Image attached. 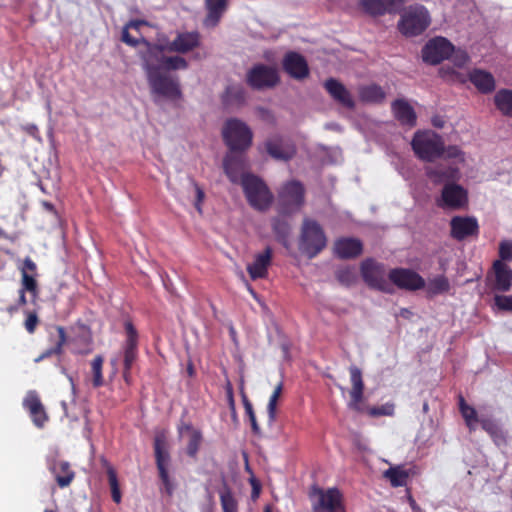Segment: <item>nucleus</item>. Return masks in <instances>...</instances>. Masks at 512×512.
I'll use <instances>...</instances> for the list:
<instances>
[{"mask_svg":"<svg viewBox=\"0 0 512 512\" xmlns=\"http://www.w3.org/2000/svg\"><path fill=\"white\" fill-rule=\"evenodd\" d=\"M111 492H112V498H113L114 502L120 503V501H121V493H120L119 488L111 489Z\"/></svg>","mask_w":512,"mask_h":512,"instance_id":"63","label":"nucleus"},{"mask_svg":"<svg viewBox=\"0 0 512 512\" xmlns=\"http://www.w3.org/2000/svg\"><path fill=\"white\" fill-rule=\"evenodd\" d=\"M388 278L399 288L417 290L424 287V279L410 269H394L388 274Z\"/></svg>","mask_w":512,"mask_h":512,"instance_id":"15","label":"nucleus"},{"mask_svg":"<svg viewBox=\"0 0 512 512\" xmlns=\"http://www.w3.org/2000/svg\"><path fill=\"white\" fill-rule=\"evenodd\" d=\"M481 424H482L483 429H485L486 431H488L490 433H492L495 430V425L489 420L482 419Z\"/></svg>","mask_w":512,"mask_h":512,"instance_id":"61","label":"nucleus"},{"mask_svg":"<svg viewBox=\"0 0 512 512\" xmlns=\"http://www.w3.org/2000/svg\"><path fill=\"white\" fill-rule=\"evenodd\" d=\"M454 46L444 37L430 39L422 49L423 61L436 65L452 55Z\"/></svg>","mask_w":512,"mask_h":512,"instance_id":"9","label":"nucleus"},{"mask_svg":"<svg viewBox=\"0 0 512 512\" xmlns=\"http://www.w3.org/2000/svg\"><path fill=\"white\" fill-rule=\"evenodd\" d=\"M48 469L54 476L60 488L68 487L75 477L69 462L64 460H53L48 463Z\"/></svg>","mask_w":512,"mask_h":512,"instance_id":"22","label":"nucleus"},{"mask_svg":"<svg viewBox=\"0 0 512 512\" xmlns=\"http://www.w3.org/2000/svg\"><path fill=\"white\" fill-rule=\"evenodd\" d=\"M272 227L277 239L284 245H287V238L290 234L289 223L286 220L277 217L273 219Z\"/></svg>","mask_w":512,"mask_h":512,"instance_id":"38","label":"nucleus"},{"mask_svg":"<svg viewBox=\"0 0 512 512\" xmlns=\"http://www.w3.org/2000/svg\"><path fill=\"white\" fill-rule=\"evenodd\" d=\"M495 105L502 114L512 117V90L502 89L495 95Z\"/></svg>","mask_w":512,"mask_h":512,"instance_id":"34","label":"nucleus"},{"mask_svg":"<svg viewBox=\"0 0 512 512\" xmlns=\"http://www.w3.org/2000/svg\"><path fill=\"white\" fill-rule=\"evenodd\" d=\"M246 100V91L240 84L228 85L223 94V102L226 105H242Z\"/></svg>","mask_w":512,"mask_h":512,"instance_id":"33","label":"nucleus"},{"mask_svg":"<svg viewBox=\"0 0 512 512\" xmlns=\"http://www.w3.org/2000/svg\"><path fill=\"white\" fill-rule=\"evenodd\" d=\"M459 408L467 426L471 430L475 429L476 424L479 421L476 410L472 406H469L462 396L459 397Z\"/></svg>","mask_w":512,"mask_h":512,"instance_id":"37","label":"nucleus"},{"mask_svg":"<svg viewBox=\"0 0 512 512\" xmlns=\"http://www.w3.org/2000/svg\"><path fill=\"white\" fill-rule=\"evenodd\" d=\"M223 165L225 173L231 182L241 183L242 176L246 174L244 173L245 163L243 158L231 152L225 157Z\"/></svg>","mask_w":512,"mask_h":512,"instance_id":"26","label":"nucleus"},{"mask_svg":"<svg viewBox=\"0 0 512 512\" xmlns=\"http://www.w3.org/2000/svg\"><path fill=\"white\" fill-rule=\"evenodd\" d=\"M108 478L111 489L119 488L116 473L112 468L108 469Z\"/></svg>","mask_w":512,"mask_h":512,"instance_id":"58","label":"nucleus"},{"mask_svg":"<svg viewBox=\"0 0 512 512\" xmlns=\"http://www.w3.org/2000/svg\"><path fill=\"white\" fill-rule=\"evenodd\" d=\"M499 256L502 262L512 259V241L504 240L500 243Z\"/></svg>","mask_w":512,"mask_h":512,"instance_id":"49","label":"nucleus"},{"mask_svg":"<svg viewBox=\"0 0 512 512\" xmlns=\"http://www.w3.org/2000/svg\"><path fill=\"white\" fill-rule=\"evenodd\" d=\"M22 290L28 291L32 294L33 297L36 296L37 291V284L33 277V275H30L25 271V269H22Z\"/></svg>","mask_w":512,"mask_h":512,"instance_id":"47","label":"nucleus"},{"mask_svg":"<svg viewBox=\"0 0 512 512\" xmlns=\"http://www.w3.org/2000/svg\"><path fill=\"white\" fill-rule=\"evenodd\" d=\"M468 202L467 191L455 183L446 184L437 199V205L443 209L459 210L466 206Z\"/></svg>","mask_w":512,"mask_h":512,"instance_id":"12","label":"nucleus"},{"mask_svg":"<svg viewBox=\"0 0 512 512\" xmlns=\"http://www.w3.org/2000/svg\"><path fill=\"white\" fill-rule=\"evenodd\" d=\"M312 498L313 512H344L341 494L335 488L317 489Z\"/></svg>","mask_w":512,"mask_h":512,"instance_id":"10","label":"nucleus"},{"mask_svg":"<svg viewBox=\"0 0 512 512\" xmlns=\"http://www.w3.org/2000/svg\"><path fill=\"white\" fill-rule=\"evenodd\" d=\"M445 124V121L440 116H434L432 118V125L436 128H443Z\"/></svg>","mask_w":512,"mask_h":512,"instance_id":"62","label":"nucleus"},{"mask_svg":"<svg viewBox=\"0 0 512 512\" xmlns=\"http://www.w3.org/2000/svg\"><path fill=\"white\" fill-rule=\"evenodd\" d=\"M362 7L372 15H382L388 12L384 0H362Z\"/></svg>","mask_w":512,"mask_h":512,"instance_id":"39","label":"nucleus"},{"mask_svg":"<svg viewBox=\"0 0 512 512\" xmlns=\"http://www.w3.org/2000/svg\"><path fill=\"white\" fill-rule=\"evenodd\" d=\"M494 283L493 288L498 291L506 292L512 286V270L502 262L496 260L493 264Z\"/></svg>","mask_w":512,"mask_h":512,"instance_id":"25","label":"nucleus"},{"mask_svg":"<svg viewBox=\"0 0 512 512\" xmlns=\"http://www.w3.org/2000/svg\"><path fill=\"white\" fill-rule=\"evenodd\" d=\"M430 22L428 10L421 5H416L409 7L403 13L398 27L405 36H417L428 28Z\"/></svg>","mask_w":512,"mask_h":512,"instance_id":"7","label":"nucleus"},{"mask_svg":"<svg viewBox=\"0 0 512 512\" xmlns=\"http://www.w3.org/2000/svg\"><path fill=\"white\" fill-rule=\"evenodd\" d=\"M442 157L447 160H453L448 167L442 165L427 169V175L435 182L442 183L445 181L456 180L459 178L458 164L465 162V154L458 146H444Z\"/></svg>","mask_w":512,"mask_h":512,"instance_id":"6","label":"nucleus"},{"mask_svg":"<svg viewBox=\"0 0 512 512\" xmlns=\"http://www.w3.org/2000/svg\"><path fill=\"white\" fill-rule=\"evenodd\" d=\"M282 392V384H278L276 388L274 389L273 393L271 394L268 405H267V412H268V420L269 423L272 424L276 419V411H277V402L280 398Z\"/></svg>","mask_w":512,"mask_h":512,"instance_id":"40","label":"nucleus"},{"mask_svg":"<svg viewBox=\"0 0 512 512\" xmlns=\"http://www.w3.org/2000/svg\"><path fill=\"white\" fill-rule=\"evenodd\" d=\"M451 235L457 240H463L478 231V222L474 217L455 216L451 219Z\"/></svg>","mask_w":512,"mask_h":512,"instance_id":"18","label":"nucleus"},{"mask_svg":"<svg viewBox=\"0 0 512 512\" xmlns=\"http://www.w3.org/2000/svg\"><path fill=\"white\" fill-rule=\"evenodd\" d=\"M146 49L141 51L142 68L146 73L151 92L156 97L178 100L182 93L177 77L170 71L186 70L188 62L181 56H166L164 48L144 41Z\"/></svg>","mask_w":512,"mask_h":512,"instance_id":"1","label":"nucleus"},{"mask_svg":"<svg viewBox=\"0 0 512 512\" xmlns=\"http://www.w3.org/2000/svg\"><path fill=\"white\" fill-rule=\"evenodd\" d=\"M127 341L125 347L124 366L125 372L129 370L136 358L137 336L131 323L126 324Z\"/></svg>","mask_w":512,"mask_h":512,"instance_id":"31","label":"nucleus"},{"mask_svg":"<svg viewBox=\"0 0 512 512\" xmlns=\"http://www.w3.org/2000/svg\"><path fill=\"white\" fill-rule=\"evenodd\" d=\"M122 41L130 46H133V47L140 43L143 44V47L139 50L140 56H141V51H144L146 49V45L144 43V41H146V40L142 36L140 37V39H136V38L132 37L129 33V28H127L126 26H124L123 31H122Z\"/></svg>","mask_w":512,"mask_h":512,"instance_id":"48","label":"nucleus"},{"mask_svg":"<svg viewBox=\"0 0 512 512\" xmlns=\"http://www.w3.org/2000/svg\"><path fill=\"white\" fill-rule=\"evenodd\" d=\"M385 4H387L388 12H392L396 10L403 4V0H384Z\"/></svg>","mask_w":512,"mask_h":512,"instance_id":"57","label":"nucleus"},{"mask_svg":"<svg viewBox=\"0 0 512 512\" xmlns=\"http://www.w3.org/2000/svg\"><path fill=\"white\" fill-rule=\"evenodd\" d=\"M38 323V318L36 314H29L25 321V328L29 333H33Z\"/></svg>","mask_w":512,"mask_h":512,"instance_id":"54","label":"nucleus"},{"mask_svg":"<svg viewBox=\"0 0 512 512\" xmlns=\"http://www.w3.org/2000/svg\"><path fill=\"white\" fill-rule=\"evenodd\" d=\"M241 396H242V401H243V405L245 408V412L248 415L250 423H251L252 430L254 433H259L260 428L256 421V416H255V413L253 410V406H252L251 402L248 400V398L244 392L243 383L241 384Z\"/></svg>","mask_w":512,"mask_h":512,"instance_id":"44","label":"nucleus"},{"mask_svg":"<svg viewBox=\"0 0 512 512\" xmlns=\"http://www.w3.org/2000/svg\"><path fill=\"white\" fill-rule=\"evenodd\" d=\"M194 188L196 194V201L194 206L199 213H202L201 203L204 200L205 194L204 191L197 184H194Z\"/></svg>","mask_w":512,"mask_h":512,"instance_id":"53","label":"nucleus"},{"mask_svg":"<svg viewBox=\"0 0 512 512\" xmlns=\"http://www.w3.org/2000/svg\"><path fill=\"white\" fill-rule=\"evenodd\" d=\"M337 279L344 285L350 286L357 280V273L354 267H342L336 272Z\"/></svg>","mask_w":512,"mask_h":512,"instance_id":"42","label":"nucleus"},{"mask_svg":"<svg viewBox=\"0 0 512 512\" xmlns=\"http://www.w3.org/2000/svg\"><path fill=\"white\" fill-rule=\"evenodd\" d=\"M241 185L248 203L259 211L268 209L273 201V195L265 182L254 174L242 176Z\"/></svg>","mask_w":512,"mask_h":512,"instance_id":"3","label":"nucleus"},{"mask_svg":"<svg viewBox=\"0 0 512 512\" xmlns=\"http://www.w3.org/2000/svg\"><path fill=\"white\" fill-rule=\"evenodd\" d=\"M453 63L457 67H463L469 60V56L465 51H453Z\"/></svg>","mask_w":512,"mask_h":512,"instance_id":"51","label":"nucleus"},{"mask_svg":"<svg viewBox=\"0 0 512 512\" xmlns=\"http://www.w3.org/2000/svg\"><path fill=\"white\" fill-rule=\"evenodd\" d=\"M469 79L475 87L483 93L491 92L495 88L494 77L487 71L474 69L470 72Z\"/></svg>","mask_w":512,"mask_h":512,"instance_id":"30","label":"nucleus"},{"mask_svg":"<svg viewBox=\"0 0 512 512\" xmlns=\"http://www.w3.org/2000/svg\"><path fill=\"white\" fill-rule=\"evenodd\" d=\"M257 112L263 119L268 120L271 117L270 112L265 108L259 107V108H257Z\"/></svg>","mask_w":512,"mask_h":512,"instance_id":"64","label":"nucleus"},{"mask_svg":"<svg viewBox=\"0 0 512 512\" xmlns=\"http://www.w3.org/2000/svg\"><path fill=\"white\" fill-rule=\"evenodd\" d=\"M285 71L295 79H303L308 76L309 68L305 58L296 53H288L283 60Z\"/></svg>","mask_w":512,"mask_h":512,"instance_id":"20","label":"nucleus"},{"mask_svg":"<svg viewBox=\"0 0 512 512\" xmlns=\"http://www.w3.org/2000/svg\"><path fill=\"white\" fill-rule=\"evenodd\" d=\"M411 145L415 154L420 159L428 162L442 157L444 152L442 137L430 130L416 132Z\"/></svg>","mask_w":512,"mask_h":512,"instance_id":"4","label":"nucleus"},{"mask_svg":"<svg viewBox=\"0 0 512 512\" xmlns=\"http://www.w3.org/2000/svg\"><path fill=\"white\" fill-rule=\"evenodd\" d=\"M154 449H155L156 464H157V468L159 471V476L164 484L166 492L168 494H172L173 486H172V483L170 481L168 471H167L169 455L164 450V440L160 436H157L155 438Z\"/></svg>","mask_w":512,"mask_h":512,"instance_id":"17","label":"nucleus"},{"mask_svg":"<svg viewBox=\"0 0 512 512\" xmlns=\"http://www.w3.org/2000/svg\"><path fill=\"white\" fill-rule=\"evenodd\" d=\"M23 404L24 407L29 410L34 424L38 427H42L47 420V416L36 392L29 391Z\"/></svg>","mask_w":512,"mask_h":512,"instance_id":"27","label":"nucleus"},{"mask_svg":"<svg viewBox=\"0 0 512 512\" xmlns=\"http://www.w3.org/2000/svg\"><path fill=\"white\" fill-rule=\"evenodd\" d=\"M108 478L111 489L119 488L116 473L112 468L108 469Z\"/></svg>","mask_w":512,"mask_h":512,"instance_id":"59","label":"nucleus"},{"mask_svg":"<svg viewBox=\"0 0 512 512\" xmlns=\"http://www.w3.org/2000/svg\"><path fill=\"white\" fill-rule=\"evenodd\" d=\"M279 81L276 68L263 64L255 65L247 73L248 84L255 89L270 88Z\"/></svg>","mask_w":512,"mask_h":512,"instance_id":"13","label":"nucleus"},{"mask_svg":"<svg viewBox=\"0 0 512 512\" xmlns=\"http://www.w3.org/2000/svg\"><path fill=\"white\" fill-rule=\"evenodd\" d=\"M226 394H227V399H228L230 407L232 409H234L235 401H234V395H233V387L230 382H227V384H226Z\"/></svg>","mask_w":512,"mask_h":512,"instance_id":"56","label":"nucleus"},{"mask_svg":"<svg viewBox=\"0 0 512 512\" xmlns=\"http://www.w3.org/2000/svg\"><path fill=\"white\" fill-rule=\"evenodd\" d=\"M104 359L102 356L98 355L96 356L93 361L91 362V370H92V376H93V386L94 387H100L103 385V375H102V367H103Z\"/></svg>","mask_w":512,"mask_h":512,"instance_id":"41","label":"nucleus"},{"mask_svg":"<svg viewBox=\"0 0 512 512\" xmlns=\"http://www.w3.org/2000/svg\"><path fill=\"white\" fill-rule=\"evenodd\" d=\"M225 144L231 152H243L252 145L253 132L242 120L228 119L222 129Z\"/></svg>","mask_w":512,"mask_h":512,"instance_id":"2","label":"nucleus"},{"mask_svg":"<svg viewBox=\"0 0 512 512\" xmlns=\"http://www.w3.org/2000/svg\"><path fill=\"white\" fill-rule=\"evenodd\" d=\"M350 372V380L352 384V389L350 391L351 400L349 402V407L353 410L360 411V403L363 399V391H364V383L362 379V372L356 366H351L349 368Z\"/></svg>","mask_w":512,"mask_h":512,"instance_id":"23","label":"nucleus"},{"mask_svg":"<svg viewBox=\"0 0 512 512\" xmlns=\"http://www.w3.org/2000/svg\"><path fill=\"white\" fill-rule=\"evenodd\" d=\"M219 497L223 512H237V500L227 484H224L219 490Z\"/></svg>","mask_w":512,"mask_h":512,"instance_id":"35","label":"nucleus"},{"mask_svg":"<svg viewBox=\"0 0 512 512\" xmlns=\"http://www.w3.org/2000/svg\"><path fill=\"white\" fill-rule=\"evenodd\" d=\"M392 111L395 118L403 125L414 126L416 114L412 106L405 100H396L392 103Z\"/></svg>","mask_w":512,"mask_h":512,"instance_id":"29","label":"nucleus"},{"mask_svg":"<svg viewBox=\"0 0 512 512\" xmlns=\"http://www.w3.org/2000/svg\"><path fill=\"white\" fill-rule=\"evenodd\" d=\"M384 477L390 481L393 487H401L406 485L409 475L402 467L396 466L386 470Z\"/></svg>","mask_w":512,"mask_h":512,"instance_id":"36","label":"nucleus"},{"mask_svg":"<svg viewBox=\"0 0 512 512\" xmlns=\"http://www.w3.org/2000/svg\"><path fill=\"white\" fill-rule=\"evenodd\" d=\"M325 233L318 222L312 219H304L299 241L300 250L309 258L315 257L326 246Z\"/></svg>","mask_w":512,"mask_h":512,"instance_id":"5","label":"nucleus"},{"mask_svg":"<svg viewBox=\"0 0 512 512\" xmlns=\"http://www.w3.org/2000/svg\"><path fill=\"white\" fill-rule=\"evenodd\" d=\"M361 275L372 288L388 291L390 284L384 266L373 259H366L361 264Z\"/></svg>","mask_w":512,"mask_h":512,"instance_id":"11","label":"nucleus"},{"mask_svg":"<svg viewBox=\"0 0 512 512\" xmlns=\"http://www.w3.org/2000/svg\"><path fill=\"white\" fill-rule=\"evenodd\" d=\"M334 251L340 258H353L362 252V243L355 238H342L335 242Z\"/></svg>","mask_w":512,"mask_h":512,"instance_id":"28","label":"nucleus"},{"mask_svg":"<svg viewBox=\"0 0 512 512\" xmlns=\"http://www.w3.org/2000/svg\"><path fill=\"white\" fill-rule=\"evenodd\" d=\"M207 14L203 25L207 28H214L220 22L228 8V0H205Z\"/></svg>","mask_w":512,"mask_h":512,"instance_id":"24","label":"nucleus"},{"mask_svg":"<svg viewBox=\"0 0 512 512\" xmlns=\"http://www.w3.org/2000/svg\"><path fill=\"white\" fill-rule=\"evenodd\" d=\"M201 433L197 430H191L190 431V439L187 445V453L188 455L194 457L199 449L200 443H201Z\"/></svg>","mask_w":512,"mask_h":512,"instance_id":"46","label":"nucleus"},{"mask_svg":"<svg viewBox=\"0 0 512 512\" xmlns=\"http://www.w3.org/2000/svg\"><path fill=\"white\" fill-rule=\"evenodd\" d=\"M361 101L366 103H380L385 99V92L376 84L363 85L358 88Z\"/></svg>","mask_w":512,"mask_h":512,"instance_id":"32","label":"nucleus"},{"mask_svg":"<svg viewBox=\"0 0 512 512\" xmlns=\"http://www.w3.org/2000/svg\"><path fill=\"white\" fill-rule=\"evenodd\" d=\"M324 87L330 96L342 106L352 109L355 106L353 97L349 90L338 80L330 78L325 81Z\"/></svg>","mask_w":512,"mask_h":512,"instance_id":"21","label":"nucleus"},{"mask_svg":"<svg viewBox=\"0 0 512 512\" xmlns=\"http://www.w3.org/2000/svg\"><path fill=\"white\" fill-rule=\"evenodd\" d=\"M304 203V188L298 181L283 185L278 194L277 208L280 214L290 215L297 212Z\"/></svg>","mask_w":512,"mask_h":512,"instance_id":"8","label":"nucleus"},{"mask_svg":"<svg viewBox=\"0 0 512 512\" xmlns=\"http://www.w3.org/2000/svg\"><path fill=\"white\" fill-rule=\"evenodd\" d=\"M57 332H58V340L55 344V347L50 348V349L46 350L44 353H42V357L46 358L53 354H59L61 352L62 346L66 342V334H65L64 328L60 327V326L57 327Z\"/></svg>","mask_w":512,"mask_h":512,"instance_id":"45","label":"nucleus"},{"mask_svg":"<svg viewBox=\"0 0 512 512\" xmlns=\"http://www.w3.org/2000/svg\"><path fill=\"white\" fill-rule=\"evenodd\" d=\"M494 302L498 309L512 311V296L496 295Z\"/></svg>","mask_w":512,"mask_h":512,"instance_id":"50","label":"nucleus"},{"mask_svg":"<svg viewBox=\"0 0 512 512\" xmlns=\"http://www.w3.org/2000/svg\"><path fill=\"white\" fill-rule=\"evenodd\" d=\"M22 269H25V271L28 273L29 271L30 272H34L35 269H36V264L30 259V258H26L24 260V263H23V267Z\"/></svg>","mask_w":512,"mask_h":512,"instance_id":"60","label":"nucleus"},{"mask_svg":"<svg viewBox=\"0 0 512 512\" xmlns=\"http://www.w3.org/2000/svg\"><path fill=\"white\" fill-rule=\"evenodd\" d=\"M147 25V22L143 20H131L125 26L129 29H134L137 32H140L142 26Z\"/></svg>","mask_w":512,"mask_h":512,"instance_id":"55","label":"nucleus"},{"mask_svg":"<svg viewBox=\"0 0 512 512\" xmlns=\"http://www.w3.org/2000/svg\"><path fill=\"white\" fill-rule=\"evenodd\" d=\"M267 153L276 160L288 161L296 153L295 145L286 137L274 135L265 142Z\"/></svg>","mask_w":512,"mask_h":512,"instance_id":"14","label":"nucleus"},{"mask_svg":"<svg viewBox=\"0 0 512 512\" xmlns=\"http://www.w3.org/2000/svg\"><path fill=\"white\" fill-rule=\"evenodd\" d=\"M271 261L272 249L270 247H266L262 252L256 254L253 262L247 265L250 278L252 280L265 278Z\"/></svg>","mask_w":512,"mask_h":512,"instance_id":"19","label":"nucleus"},{"mask_svg":"<svg viewBox=\"0 0 512 512\" xmlns=\"http://www.w3.org/2000/svg\"><path fill=\"white\" fill-rule=\"evenodd\" d=\"M450 288L449 281L444 276H437L428 283V291L433 294L447 292Z\"/></svg>","mask_w":512,"mask_h":512,"instance_id":"43","label":"nucleus"},{"mask_svg":"<svg viewBox=\"0 0 512 512\" xmlns=\"http://www.w3.org/2000/svg\"><path fill=\"white\" fill-rule=\"evenodd\" d=\"M200 44V35L198 32H183L167 45L159 44L164 48V52L188 53Z\"/></svg>","mask_w":512,"mask_h":512,"instance_id":"16","label":"nucleus"},{"mask_svg":"<svg viewBox=\"0 0 512 512\" xmlns=\"http://www.w3.org/2000/svg\"><path fill=\"white\" fill-rule=\"evenodd\" d=\"M394 413V406L392 404H386L381 407H375L370 410V414L373 416L388 415L391 416Z\"/></svg>","mask_w":512,"mask_h":512,"instance_id":"52","label":"nucleus"}]
</instances>
